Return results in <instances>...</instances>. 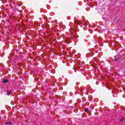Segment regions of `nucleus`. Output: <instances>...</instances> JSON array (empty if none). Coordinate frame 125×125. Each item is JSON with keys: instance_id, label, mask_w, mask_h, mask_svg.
<instances>
[{"instance_id": "nucleus-1", "label": "nucleus", "mask_w": 125, "mask_h": 125, "mask_svg": "<svg viewBox=\"0 0 125 125\" xmlns=\"http://www.w3.org/2000/svg\"><path fill=\"white\" fill-rule=\"evenodd\" d=\"M6 94L7 95H10V94H11V91H6Z\"/></svg>"}, {"instance_id": "nucleus-2", "label": "nucleus", "mask_w": 125, "mask_h": 125, "mask_svg": "<svg viewBox=\"0 0 125 125\" xmlns=\"http://www.w3.org/2000/svg\"><path fill=\"white\" fill-rule=\"evenodd\" d=\"M3 82L4 83H8V80H7V79H4Z\"/></svg>"}, {"instance_id": "nucleus-3", "label": "nucleus", "mask_w": 125, "mask_h": 125, "mask_svg": "<svg viewBox=\"0 0 125 125\" xmlns=\"http://www.w3.org/2000/svg\"><path fill=\"white\" fill-rule=\"evenodd\" d=\"M6 125H12V123L11 122H6Z\"/></svg>"}, {"instance_id": "nucleus-4", "label": "nucleus", "mask_w": 125, "mask_h": 125, "mask_svg": "<svg viewBox=\"0 0 125 125\" xmlns=\"http://www.w3.org/2000/svg\"><path fill=\"white\" fill-rule=\"evenodd\" d=\"M124 121H125V118H122L120 119V122H124Z\"/></svg>"}, {"instance_id": "nucleus-5", "label": "nucleus", "mask_w": 125, "mask_h": 125, "mask_svg": "<svg viewBox=\"0 0 125 125\" xmlns=\"http://www.w3.org/2000/svg\"><path fill=\"white\" fill-rule=\"evenodd\" d=\"M115 61H118V59H115Z\"/></svg>"}, {"instance_id": "nucleus-6", "label": "nucleus", "mask_w": 125, "mask_h": 125, "mask_svg": "<svg viewBox=\"0 0 125 125\" xmlns=\"http://www.w3.org/2000/svg\"><path fill=\"white\" fill-rule=\"evenodd\" d=\"M1 119V117H0V120Z\"/></svg>"}]
</instances>
